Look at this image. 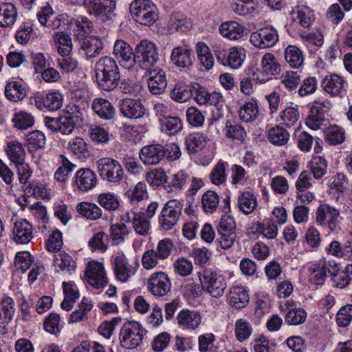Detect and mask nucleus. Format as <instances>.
<instances>
[{
  "label": "nucleus",
  "mask_w": 352,
  "mask_h": 352,
  "mask_svg": "<svg viewBox=\"0 0 352 352\" xmlns=\"http://www.w3.org/2000/svg\"><path fill=\"white\" fill-rule=\"evenodd\" d=\"M96 75L98 87L105 91L114 90L120 83L119 68L112 57L104 56L97 61Z\"/></svg>",
  "instance_id": "f257e3e1"
},
{
  "label": "nucleus",
  "mask_w": 352,
  "mask_h": 352,
  "mask_svg": "<svg viewBox=\"0 0 352 352\" xmlns=\"http://www.w3.org/2000/svg\"><path fill=\"white\" fill-rule=\"evenodd\" d=\"M212 49L219 64L234 69L241 67L246 57V51L241 47L227 49L223 44L214 43Z\"/></svg>",
  "instance_id": "f03ea898"
},
{
  "label": "nucleus",
  "mask_w": 352,
  "mask_h": 352,
  "mask_svg": "<svg viewBox=\"0 0 352 352\" xmlns=\"http://www.w3.org/2000/svg\"><path fill=\"white\" fill-rule=\"evenodd\" d=\"M96 169L102 179L115 184H119L124 177L122 164L111 157H102L96 162Z\"/></svg>",
  "instance_id": "7ed1b4c3"
},
{
  "label": "nucleus",
  "mask_w": 352,
  "mask_h": 352,
  "mask_svg": "<svg viewBox=\"0 0 352 352\" xmlns=\"http://www.w3.org/2000/svg\"><path fill=\"white\" fill-rule=\"evenodd\" d=\"M132 18L144 25H153L158 18L157 8L150 0H134L130 5Z\"/></svg>",
  "instance_id": "20e7f679"
},
{
  "label": "nucleus",
  "mask_w": 352,
  "mask_h": 352,
  "mask_svg": "<svg viewBox=\"0 0 352 352\" xmlns=\"http://www.w3.org/2000/svg\"><path fill=\"white\" fill-rule=\"evenodd\" d=\"M202 289L213 298L221 297L227 285L224 277L210 270L203 269L198 272Z\"/></svg>",
  "instance_id": "39448f33"
},
{
  "label": "nucleus",
  "mask_w": 352,
  "mask_h": 352,
  "mask_svg": "<svg viewBox=\"0 0 352 352\" xmlns=\"http://www.w3.org/2000/svg\"><path fill=\"white\" fill-rule=\"evenodd\" d=\"M144 329L135 321L125 322L120 331V342L122 347L133 349L140 345L144 338Z\"/></svg>",
  "instance_id": "423d86ee"
},
{
  "label": "nucleus",
  "mask_w": 352,
  "mask_h": 352,
  "mask_svg": "<svg viewBox=\"0 0 352 352\" xmlns=\"http://www.w3.org/2000/svg\"><path fill=\"white\" fill-rule=\"evenodd\" d=\"M135 59L138 58L140 67L147 71L156 67L159 60L155 45L147 40L140 41L135 47Z\"/></svg>",
  "instance_id": "0eeeda50"
},
{
  "label": "nucleus",
  "mask_w": 352,
  "mask_h": 352,
  "mask_svg": "<svg viewBox=\"0 0 352 352\" xmlns=\"http://www.w3.org/2000/svg\"><path fill=\"white\" fill-rule=\"evenodd\" d=\"M76 3L87 6L91 14L100 16L102 20L109 18L116 8V2L113 0H76Z\"/></svg>",
  "instance_id": "6e6552de"
},
{
  "label": "nucleus",
  "mask_w": 352,
  "mask_h": 352,
  "mask_svg": "<svg viewBox=\"0 0 352 352\" xmlns=\"http://www.w3.org/2000/svg\"><path fill=\"white\" fill-rule=\"evenodd\" d=\"M278 41L277 31L272 27H265L251 34L250 43L258 48L273 46Z\"/></svg>",
  "instance_id": "1a4fd4ad"
},
{
  "label": "nucleus",
  "mask_w": 352,
  "mask_h": 352,
  "mask_svg": "<svg viewBox=\"0 0 352 352\" xmlns=\"http://www.w3.org/2000/svg\"><path fill=\"white\" fill-rule=\"evenodd\" d=\"M113 54L122 67L131 69L135 63V54L129 44L122 40L114 43Z\"/></svg>",
  "instance_id": "9d476101"
},
{
  "label": "nucleus",
  "mask_w": 352,
  "mask_h": 352,
  "mask_svg": "<svg viewBox=\"0 0 352 352\" xmlns=\"http://www.w3.org/2000/svg\"><path fill=\"white\" fill-rule=\"evenodd\" d=\"M173 246V243L170 239L161 240L158 243L157 251L150 250L144 253L142 258V264L157 263L160 260L167 258Z\"/></svg>",
  "instance_id": "9b49d317"
},
{
  "label": "nucleus",
  "mask_w": 352,
  "mask_h": 352,
  "mask_svg": "<svg viewBox=\"0 0 352 352\" xmlns=\"http://www.w3.org/2000/svg\"><path fill=\"white\" fill-rule=\"evenodd\" d=\"M98 180L96 173L88 168L77 170L73 179L75 189L86 192L96 187Z\"/></svg>",
  "instance_id": "f8f14e48"
},
{
  "label": "nucleus",
  "mask_w": 352,
  "mask_h": 352,
  "mask_svg": "<svg viewBox=\"0 0 352 352\" xmlns=\"http://www.w3.org/2000/svg\"><path fill=\"white\" fill-rule=\"evenodd\" d=\"M147 287L153 296L163 297L170 292V283L164 273L156 272L149 278Z\"/></svg>",
  "instance_id": "ddd939ff"
},
{
  "label": "nucleus",
  "mask_w": 352,
  "mask_h": 352,
  "mask_svg": "<svg viewBox=\"0 0 352 352\" xmlns=\"http://www.w3.org/2000/svg\"><path fill=\"white\" fill-rule=\"evenodd\" d=\"M144 77L146 79L149 91L155 95L162 94L166 85L164 72L159 67L146 71Z\"/></svg>",
  "instance_id": "4468645a"
},
{
  "label": "nucleus",
  "mask_w": 352,
  "mask_h": 352,
  "mask_svg": "<svg viewBox=\"0 0 352 352\" xmlns=\"http://www.w3.org/2000/svg\"><path fill=\"white\" fill-rule=\"evenodd\" d=\"M121 113L129 119H138L142 118L146 109L142 103L133 98H124L120 103Z\"/></svg>",
  "instance_id": "2eb2a0df"
},
{
  "label": "nucleus",
  "mask_w": 352,
  "mask_h": 352,
  "mask_svg": "<svg viewBox=\"0 0 352 352\" xmlns=\"http://www.w3.org/2000/svg\"><path fill=\"white\" fill-rule=\"evenodd\" d=\"M34 102L36 107L41 110L54 111L61 108L63 96L59 92L54 91L45 96H36Z\"/></svg>",
  "instance_id": "dca6fc26"
},
{
  "label": "nucleus",
  "mask_w": 352,
  "mask_h": 352,
  "mask_svg": "<svg viewBox=\"0 0 352 352\" xmlns=\"http://www.w3.org/2000/svg\"><path fill=\"white\" fill-rule=\"evenodd\" d=\"M166 151L161 144H151L142 147L139 156L144 164L155 165L160 163Z\"/></svg>",
  "instance_id": "f3484780"
},
{
  "label": "nucleus",
  "mask_w": 352,
  "mask_h": 352,
  "mask_svg": "<svg viewBox=\"0 0 352 352\" xmlns=\"http://www.w3.org/2000/svg\"><path fill=\"white\" fill-rule=\"evenodd\" d=\"M85 279L96 289L103 288L107 283L103 265H87L85 271Z\"/></svg>",
  "instance_id": "a211bd4d"
},
{
  "label": "nucleus",
  "mask_w": 352,
  "mask_h": 352,
  "mask_svg": "<svg viewBox=\"0 0 352 352\" xmlns=\"http://www.w3.org/2000/svg\"><path fill=\"white\" fill-rule=\"evenodd\" d=\"M194 100L199 105L217 106L223 102V96L220 93L209 92L205 87L199 85L195 88Z\"/></svg>",
  "instance_id": "6ab92c4d"
},
{
  "label": "nucleus",
  "mask_w": 352,
  "mask_h": 352,
  "mask_svg": "<svg viewBox=\"0 0 352 352\" xmlns=\"http://www.w3.org/2000/svg\"><path fill=\"white\" fill-rule=\"evenodd\" d=\"M13 239L19 244H27L33 237L32 226L25 219L16 221L12 229Z\"/></svg>",
  "instance_id": "aec40b11"
},
{
  "label": "nucleus",
  "mask_w": 352,
  "mask_h": 352,
  "mask_svg": "<svg viewBox=\"0 0 352 352\" xmlns=\"http://www.w3.org/2000/svg\"><path fill=\"white\" fill-rule=\"evenodd\" d=\"M327 255L352 261V241H347L343 245L338 241H331L324 249Z\"/></svg>",
  "instance_id": "412c9836"
},
{
  "label": "nucleus",
  "mask_w": 352,
  "mask_h": 352,
  "mask_svg": "<svg viewBox=\"0 0 352 352\" xmlns=\"http://www.w3.org/2000/svg\"><path fill=\"white\" fill-rule=\"evenodd\" d=\"M344 80L340 76L331 74L325 76L321 82L322 89L331 96H338L342 91Z\"/></svg>",
  "instance_id": "4be33fe9"
},
{
  "label": "nucleus",
  "mask_w": 352,
  "mask_h": 352,
  "mask_svg": "<svg viewBox=\"0 0 352 352\" xmlns=\"http://www.w3.org/2000/svg\"><path fill=\"white\" fill-rule=\"evenodd\" d=\"M160 223L164 230H169L176 224V201H168L163 208L160 217Z\"/></svg>",
  "instance_id": "5701e85b"
},
{
  "label": "nucleus",
  "mask_w": 352,
  "mask_h": 352,
  "mask_svg": "<svg viewBox=\"0 0 352 352\" xmlns=\"http://www.w3.org/2000/svg\"><path fill=\"white\" fill-rule=\"evenodd\" d=\"M79 42L81 49L85 52L87 59L98 56L103 50L102 40L98 36H89Z\"/></svg>",
  "instance_id": "b1692460"
},
{
  "label": "nucleus",
  "mask_w": 352,
  "mask_h": 352,
  "mask_svg": "<svg viewBox=\"0 0 352 352\" xmlns=\"http://www.w3.org/2000/svg\"><path fill=\"white\" fill-rule=\"evenodd\" d=\"M70 26L73 28L74 34L78 41L89 37L94 30L92 22L86 16H80L70 22Z\"/></svg>",
  "instance_id": "393cba45"
},
{
  "label": "nucleus",
  "mask_w": 352,
  "mask_h": 352,
  "mask_svg": "<svg viewBox=\"0 0 352 352\" xmlns=\"http://www.w3.org/2000/svg\"><path fill=\"white\" fill-rule=\"evenodd\" d=\"M249 300L248 291L241 286L232 287L228 296L229 304L237 309L244 308L248 305Z\"/></svg>",
  "instance_id": "a878e982"
},
{
  "label": "nucleus",
  "mask_w": 352,
  "mask_h": 352,
  "mask_svg": "<svg viewBox=\"0 0 352 352\" xmlns=\"http://www.w3.org/2000/svg\"><path fill=\"white\" fill-rule=\"evenodd\" d=\"M91 108L100 118L104 120L112 119L116 113V109L111 103L103 98H94Z\"/></svg>",
  "instance_id": "bb28decb"
},
{
  "label": "nucleus",
  "mask_w": 352,
  "mask_h": 352,
  "mask_svg": "<svg viewBox=\"0 0 352 352\" xmlns=\"http://www.w3.org/2000/svg\"><path fill=\"white\" fill-rule=\"evenodd\" d=\"M62 285L65 298L60 304V307L68 311L72 309L76 300L79 298L80 293L73 282H63Z\"/></svg>",
  "instance_id": "cd10ccee"
},
{
  "label": "nucleus",
  "mask_w": 352,
  "mask_h": 352,
  "mask_svg": "<svg viewBox=\"0 0 352 352\" xmlns=\"http://www.w3.org/2000/svg\"><path fill=\"white\" fill-rule=\"evenodd\" d=\"M260 116L261 111L257 101L254 99L245 102L240 108V119L245 122L256 120Z\"/></svg>",
  "instance_id": "c85d7f7f"
},
{
  "label": "nucleus",
  "mask_w": 352,
  "mask_h": 352,
  "mask_svg": "<svg viewBox=\"0 0 352 352\" xmlns=\"http://www.w3.org/2000/svg\"><path fill=\"white\" fill-rule=\"evenodd\" d=\"M237 206L243 214H251L257 207L256 196L250 191L241 192L237 199Z\"/></svg>",
  "instance_id": "c756f323"
},
{
  "label": "nucleus",
  "mask_w": 352,
  "mask_h": 352,
  "mask_svg": "<svg viewBox=\"0 0 352 352\" xmlns=\"http://www.w3.org/2000/svg\"><path fill=\"white\" fill-rule=\"evenodd\" d=\"M221 34L228 39L236 41L243 35L244 28L236 21H227L222 23L219 27Z\"/></svg>",
  "instance_id": "7c9ffc66"
},
{
  "label": "nucleus",
  "mask_w": 352,
  "mask_h": 352,
  "mask_svg": "<svg viewBox=\"0 0 352 352\" xmlns=\"http://www.w3.org/2000/svg\"><path fill=\"white\" fill-rule=\"evenodd\" d=\"M5 151L10 160L15 164L25 162V151L22 144L19 141L8 142Z\"/></svg>",
  "instance_id": "2f4dec72"
},
{
  "label": "nucleus",
  "mask_w": 352,
  "mask_h": 352,
  "mask_svg": "<svg viewBox=\"0 0 352 352\" xmlns=\"http://www.w3.org/2000/svg\"><path fill=\"white\" fill-rule=\"evenodd\" d=\"M177 320L180 326L195 329L199 325L201 318L197 311L183 309L177 315Z\"/></svg>",
  "instance_id": "473e14b6"
},
{
  "label": "nucleus",
  "mask_w": 352,
  "mask_h": 352,
  "mask_svg": "<svg viewBox=\"0 0 352 352\" xmlns=\"http://www.w3.org/2000/svg\"><path fill=\"white\" fill-rule=\"evenodd\" d=\"M293 19L303 28H309L314 21L313 11L306 6H298L292 12Z\"/></svg>",
  "instance_id": "72a5a7b5"
},
{
  "label": "nucleus",
  "mask_w": 352,
  "mask_h": 352,
  "mask_svg": "<svg viewBox=\"0 0 352 352\" xmlns=\"http://www.w3.org/2000/svg\"><path fill=\"white\" fill-rule=\"evenodd\" d=\"M17 18L16 8L11 3H5L0 6V27H11Z\"/></svg>",
  "instance_id": "f704fd0d"
},
{
  "label": "nucleus",
  "mask_w": 352,
  "mask_h": 352,
  "mask_svg": "<svg viewBox=\"0 0 352 352\" xmlns=\"http://www.w3.org/2000/svg\"><path fill=\"white\" fill-rule=\"evenodd\" d=\"M5 96L8 100L12 102H18L25 97V87L21 82H9L5 87Z\"/></svg>",
  "instance_id": "c9c22d12"
},
{
  "label": "nucleus",
  "mask_w": 352,
  "mask_h": 352,
  "mask_svg": "<svg viewBox=\"0 0 352 352\" xmlns=\"http://www.w3.org/2000/svg\"><path fill=\"white\" fill-rule=\"evenodd\" d=\"M261 67L263 74H265L266 76H274L280 72V63L272 53H266L263 56Z\"/></svg>",
  "instance_id": "e433bc0d"
},
{
  "label": "nucleus",
  "mask_w": 352,
  "mask_h": 352,
  "mask_svg": "<svg viewBox=\"0 0 352 352\" xmlns=\"http://www.w3.org/2000/svg\"><path fill=\"white\" fill-rule=\"evenodd\" d=\"M208 140L207 136L203 133L197 132L186 136L185 142L190 153H196L206 146Z\"/></svg>",
  "instance_id": "4c0bfd02"
},
{
  "label": "nucleus",
  "mask_w": 352,
  "mask_h": 352,
  "mask_svg": "<svg viewBox=\"0 0 352 352\" xmlns=\"http://www.w3.org/2000/svg\"><path fill=\"white\" fill-rule=\"evenodd\" d=\"M300 118L299 111L296 107H289L281 111L276 122L287 128L294 126Z\"/></svg>",
  "instance_id": "58836bf2"
},
{
  "label": "nucleus",
  "mask_w": 352,
  "mask_h": 352,
  "mask_svg": "<svg viewBox=\"0 0 352 352\" xmlns=\"http://www.w3.org/2000/svg\"><path fill=\"white\" fill-rule=\"evenodd\" d=\"M76 210L80 215L93 221L99 219L102 214V210L98 205L89 202L78 204Z\"/></svg>",
  "instance_id": "ea45409f"
},
{
  "label": "nucleus",
  "mask_w": 352,
  "mask_h": 352,
  "mask_svg": "<svg viewBox=\"0 0 352 352\" xmlns=\"http://www.w3.org/2000/svg\"><path fill=\"white\" fill-rule=\"evenodd\" d=\"M286 62L292 68H300L304 63L302 52L295 45H289L285 50Z\"/></svg>",
  "instance_id": "a19ab883"
},
{
  "label": "nucleus",
  "mask_w": 352,
  "mask_h": 352,
  "mask_svg": "<svg viewBox=\"0 0 352 352\" xmlns=\"http://www.w3.org/2000/svg\"><path fill=\"white\" fill-rule=\"evenodd\" d=\"M93 304L90 300L83 298L78 308L70 315L69 323H76L87 319V314L91 310Z\"/></svg>",
  "instance_id": "79ce46f5"
},
{
  "label": "nucleus",
  "mask_w": 352,
  "mask_h": 352,
  "mask_svg": "<svg viewBox=\"0 0 352 352\" xmlns=\"http://www.w3.org/2000/svg\"><path fill=\"white\" fill-rule=\"evenodd\" d=\"M224 133L228 138L239 142H243L246 137L244 128L241 124L230 120L226 122Z\"/></svg>",
  "instance_id": "37998d69"
},
{
  "label": "nucleus",
  "mask_w": 352,
  "mask_h": 352,
  "mask_svg": "<svg viewBox=\"0 0 352 352\" xmlns=\"http://www.w3.org/2000/svg\"><path fill=\"white\" fill-rule=\"evenodd\" d=\"M219 196L213 190H207L201 197V205L204 212L213 213L218 208Z\"/></svg>",
  "instance_id": "c03bdc74"
},
{
  "label": "nucleus",
  "mask_w": 352,
  "mask_h": 352,
  "mask_svg": "<svg viewBox=\"0 0 352 352\" xmlns=\"http://www.w3.org/2000/svg\"><path fill=\"white\" fill-rule=\"evenodd\" d=\"M61 162L60 166L54 173V179L59 182H65L68 178L69 174L76 168V164L72 163L64 155H60Z\"/></svg>",
  "instance_id": "a18cd8bd"
},
{
  "label": "nucleus",
  "mask_w": 352,
  "mask_h": 352,
  "mask_svg": "<svg viewBox=\"0 0 352 352\" xmlns=\"http://www.w3.org/2000/svg\"><path fill=\"white\" fill-rule=\"evenodd\" d=\"M270 142L276 146H283L289 139V133L283 127L276 126L268 131Z\"/></svg>",
  "instance_id": "49530a36"
},
{
  "label": "nucleus",
  "mask_w": 352,
  "mask_h": 352,
  "mask_svg": "<svg viewBox=\"0 0 352 352\" xmlns=\"http://www.w3.org/2000/svg\"><path fill=\"white\" fill-rule=\"evenodd\" d=\"M192 51L187 43L177 47V67L189 68L192 65Z\"/></svg>",
  "instance_id": "de8ad7c7"
},
{
  "label": "nucleus",
  "mask_w": 352,
  "mask_h": 352,
  "mask_svg": "<svg viewBox=\"0 0 352 352\" xmlns=\"http://www.w3.org/2000/svg\"><path fill=\"white\" fill-rule=\"evenodd\" d=\"M227 166L228 163L221 160L214 166L209 174V179L213 184L219 186L226 182Z\"/></svg>",
  "instance_id": "09e8293b"
},
{
  "label": "nucleus",
  "mask_w": 352,
  "mask_h": 352,
  "mask_svg": "<svg viewBox=\"0 0 352 352\" xmlns=\"http://www.w3.org/2000/svg\"><path fill=\"white\" fill-rule=\"evenodd\" d=\"M97 201L108 211H115L120 206L118 197L111 192H103L98 195Z\"/></svg>",
  "instance_id": "8fccbe9b"
},
{
  "label": "nucleus",
  "mask_w": 352,
  "mask_h": 352,
  "mask_svg": "<svg viewBox=\"0 0 352 352\" xmlns=\"http://www.w3.org/2000/svg\"><path fill=\"white\" fill-rule=\"evenodd\" d=\"M77 118L71 115L59 117L58 132L65 135H71L76 129Z\"/></svg>",
  "instance_id": "3c124183"
},
{
  "label": "nucleus",
  "mask_w": 352,
  "mask_h": 352,
  "mask_svg": "<svg viewBox=\"0 0 352 352\" xmlns=\"http://www.w3.org/2000/svg\"><path fill=\"white\" fill-rule=\"evenodd\" d=\"M14 125L19 129H27L34 124V117L25 111H19L14 114L12 119Z\"/></svg>",
  "instance_id": "603ef678"
},
{
  "label": "nucleus",
  "mask_w": 352,
  "mask_h": 352,
  "mask_svg": "<svg viewBox=\"0 0 352 352\" xmlns=\"http://www.w3.org/2000/svg\"><path fill=\"white\" fill-rule=\"evenodd\" d=\"M91 140L96 143H107L109 140V133L104 128L91 125L89 129Z\"/></svg>",
  "instance_id": "864d4df0"
},
{
  "label": "nucleus",
  "mask_w": 352,
  "mask_h": 352,
  "mask_svg": "<svg viewBox=\"0 0 352 352\" xmlns=\"http://www.w3.org/2000/svg\"><path fill=\"white\" fill-rule=\"evenodd\" d=\"M326 140L332 145L342 143L345 140V135L343 129L338 126H332L326 131Z\"/></svg>",
  "instance_id": "5fc2aeb1"
},
{
  "label": "nucleus",
  "mask_w": 352,
  "mask_h": 352,
  "mask_svg": "<svg viewBox=\"0 0 352 352\" xmlns=\"http://www.w3.org/2000/svg\"><path fill=\"white\" fill-rule=\"evenodd\" d=\"M338 212V209L329 204L320 205L316 212V223L318 226H324L327 219H330V213Z\"/></svg>",
  "instance_id": "6e6d98bb"
},
{
  "label": "nucleus",
  "mask_w": 352,
  "mask_h": 352,
  "mask_svg": "<svg viewBox=\"0 0 352 352\" xmlns=\"http://www.w3.org/2000/svg\"><path fill=\"white\" fill-rule=\"evenodd\" d=\"M307 314L301 308L292 309L286 314L285 321L290 325H298L305 321Z\"/></svg>",
  "instance_id": "4d7b16f0"
},
{
  "label": "nucleus",
  "mask_w": 352,
  "mask_h": 352,
  "mask_svg": "<svg viewBox=\"0 0 352 352\" xmlns=\"http://www.w3.org/2000/svg\"><path fill=\"white\" fill-rule=\"evenodd\" d=\"M252 333L250 324L244 319H239L235 324V336L239 342L247 340Z\"/></svg>",
  "instance_id": "13d9d810"
},
{
  "label": "nucleus",
  "mask_w": 352,
  "mask_h": 352,
  "mask_svg": "<svg viewBox=\"0 0 352 352\" xmlns=\"http://www.w3.org/2000/svg\"><path fill=\"white\" fill-rule=\"evenodd\" d=\"M295 138L298 148L304 152L309 151L313 144L314 138L305 131H296Z\"/></svg>",
  "instance_id": "bf43d9fd"
},
{
  "label": "nucleus",
  "mask_w": 352,
  "mask_h": 352,
  "mask_svg": "<svg viewBox=\"0 0 352 352\" xmlns=\"http://www.w3.org/2000/svg\"><path fill=\"white\" fill-rule=\"evenodd\" d=\"M127 233V228L124 224H113L110 228V238L113 244L118 245L124 241Z\"/></svg>",
  "instance_id": "052dcab7"
},
{
  "label": "nucleus",
  "mask_w": 352,
  "mask_h": 352,
  "mask_svg": "<svg viewBox=\"0 0 352 352\" xmlns=\"http://www.w3.org/2000/svg\"><path fill=\"white\" fill-rule=\"evenodd\" d=\"M186 119L188 122L195 127L201 126L205 118L202 112L195 107H190L186 109Z\"/></svg>",
  "instance_id": "680f3d73"
},
{
  "label": "nucleus",
  "mask_w": 352,
  "mask_h": 352,
  "mask_svg": "<svg viewBox=\"0 0 352 352\" xmlns=\"http://www.w3.org/2000/svg\"><path fill=\"white\" fill-rule=\"evenodd\" d=\"M318 89V80L314 76L305 78L301 82L298 91L300 96L304 97L316 92Z\"/></svg>",
  "instance_id": "e2e57ef3"
},
{
  "label": "nucleus",
  "mask_w": 352,
  "mask_h": 352,
  "mask_svg": "<svg viewBox=\"0 0 352 352\" xmlns=\"http://www.w3.org/2000/svg\"><path fill=\"white\" fill-rule=\"evenodd\" d=\"M332 267V270L328 269V272L329 274L332 275V280L333 284L337 287L344 288L349 283L351 278L349 275L346 272V270L344 271H338L336 273H334L336 270V267L337 265H329Z\"/></svg>",
  "instance_id": "0e129e2a"
},
{
  "label": "nucleus",
  "mask_w": 352,
  "mask_h": 352,
  "mask_svg": "<svg viewBox=\"0 0 352 352\" xmlns=\"http://www.w3.org/2000/svg\"><path fill=\"white\" fill-rule=\"evenodd\" d=\"M327 163L321 156L314 157L311 162V169L314 177L318 179L327 173Z\"/></svg>",
  "instance_id": "69168bd1"
},
{
  "label": "nucleus",
  "mask_w": 352,
  "mask_h": 352,
  "mask_svg": "<svg viewBox=\"0 0 352 352\" xmlns=\"http://www.w3.org/2000/svg\"><path fill=\"white\" fill-rule=\"evenodd\" d=\"M300 82V76L296 72L287 71L281 76V83L290 91L296 89Z\"/></svg>",
  "instance_id": "338daca9"
},
{
  "label": "nucleus",
  "mask_w": 352,
  "mask_h": 352,
  "mask_svg": "<svg viewBox=\"0 0 352 352\" xmlns=\"http://www.w3.org/2000/svg\"><path fill=\"white\" fill-rule=\"evenodd\" d=\"M352 320V305L343 306L338 311L336 316L337 324L339 327H346Z\"/></svg>",
  "instance_id": "774afa93"
}]
</instances>
